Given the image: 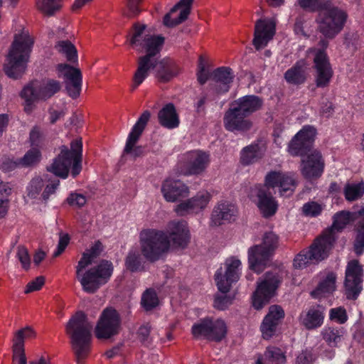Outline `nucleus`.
I'll return each instance as SVG.
<instances>
[{"label": "nucleus", "instance_id": "nucleus-1", "mask_svg": "<svg viewBox=\"0 0 364 364\" xmlns=\"http://www.w3.org/2000/svg\"><path fill=\"white\" fill-rule=\"evenodd\" d=\"M190 231L184 220H173L168 223L166 233L156 229H146L140 232V245L143 255L150 261L159 259L172 245L185 248L190 242Z\"/></svg>", "mask_w": 364, "mask_h": 364}, {"label": "nucleus", "instance_id": "nucleus-2", "mask_svg": "<svg viewBox=\"0 0 364 364\" xmlns=\"http://www.w3.org/2000/svg\"><path fill=\"white\" fill-rule=\"evenodd\" d=\"M127 42L138 52L146 54L138 60L137 68L134 74L132 90L136 89L149 76L151 70L156 65V55L160 52L164 38L151 35L145 24L134 23L127 38Z\"/></svg>", "mask_w": 364, "mask_h": 364}, {"label": "nucleus", "instance_id": "nucleus-3", "mask_svg": "<svg viewBox=\"0 0 364 364\" xmlns=\"http://www.w3.org/2000/svg\"><path fill=\"white\" fill-rule=\"evenodd\" d=\"M296 186L295 178L289 173L272 171L267 173L264 183L254 186L250 191V197L256 199L257 205L265 218L272 216L278 208V203L269 188H279L281 196L292 195Z\"/></svg>", "mask_w": 364, "mask_h": 364}, {"label": "nucleus", "instance_id": "nucleus-4", "mask_svg": "<svg viewBox=\"0 0 364 364\" xmlns=\"http://www.w3.org/2000/svg\"><path fill=\"white\" fill-rule=\"evenodd\" d=\"M33 43L28 30L23 28L15 34L4 67L9 77L17 79L24 73Z\"/></svg>", "mask_w": 364, "mask_h": 364}, {"label": "nucleus", "instance_id": "nucleus-5", "mask_svg": "<svg viewBox=\"0 0 364 364\" xmlns=\"http://www.w3.org/2000/svg\"><path fill=\"white\" fill-rule=\"evenodd\" d=\"M92 327V323L82 311L76 312L65 326L77 364H80L90 351Z\"/></svg>", "mask_w": 364, "mask_h": 364}, {"label": "nucleus", "instance_id": "nucleus-6", "mask_svg": "<svg viewBox=\"0 0 364 364\" xmlns=\"http://www.w3.org/2000/svg\"><path fill=\"white\" fill-rule=\"evenodd\" d=\"M86 258L84 256L78 262L76 266V277L84 291L93 294L109 280L113 272V265L111 262L102 260L96 267L85 271L91 264L90 260Z\"/></svg>", "mask_w": 364, "mask_h": 364}, {"label": "nucleus", "instance_id": "nucleus-7", "mask_svg": "<svg viewBox=\"0 0 364 364\" xmlns=\"http://www.w3.org/2000/svg\"><path fill=\"white\" fill-rule=\"evenodd\" d=\"M82 144L80 139L72 141L70 150L63 146L60 154L50 166L47 167L48 171L65 179L68 176L69 169L71 168L72 176H77L82 170Z\"/></svg>", "mask_w": 364, "mask_h": 364}, {"label": "nucleus", "instance_id": "nucleus-8", "mask_svg": "<svg viewBox=\"0 0 364 364\" xmlns=\"http://www.w3.org/2000/svg\"><path fill=\"white\" fill-rule=\"evenodd\" d=\"M348 18L347 13L333 5L330 0H325L318 11L316 18L318 31L326 38H335L343 28Z\"/></svg>", "mask_w": 364, "mask_h": 364}, {"label": "nucleus", "instance_id": "nucleus-9", "mask_svg": "<svg viewBox=\"0 0 364 364\" xmlns=\"http://www.w3.org/2000/svg\"><path fill=\"white\" fill-rule=\"evenodd\" d=\"M350 221L356 222L354 250L355 253L360 255L364 252V207L357 212L341 211L335 214L332 226L326 230L321 237L332 235L335 241V232L343 229Z\"/></svg>", "mask_w": 364, "mask_h": 364}, {"label": "nucleus", "instance_id": "nucleus-10", "mask_svg": "<svg viewBox=\"0 0 364 364\" xmlns=\"http://www.w3.org/2000/svg\"><path fill=\"white\" fill-rule=\"evenodd\" d=\"M278 237L272 232L264 235L261 245L248 250L250 268L257 273L261 272L278 247Z\"/></svg>", "mask_w": 364, "mask_h": 364}, {"label": "nucleus", "instance_id": "nucleus-11", "mask_svg": "<svg viewBox=\"0 0 364 364\" xmlns=\"http://www.w3.org/2000/svg\"><path fill=\"white\" fill-rule=\"evenodd\" d=\"M334 243L332 235L319 237L310 246L309 250H303L294 259L296 269H304L311 264L318 263L328 255Z\"/></svg>", "mask_w": 364, "mask_h": 364}, {"label": "nucleus", "instance_id": "nucleus-12", "mask_svg": "<svg viewBox=\"0 0 364 364\" xmlns=\"http://www.w3.org/2000/svg\"><path fill=\"white\" fill-rule=\"evenodd\" d=\"M61 83L54 79H46L38 86L29 84L25 86L21 92V97L25 100V112H31L33 105L39 100H46L58 92Z\"/></svg>", "mask_w": 364, "mask_h": 364}, {"label": "nucleus", "instance_id": "nucleus-13", "mask_svg": "<svg viewBox=\"0 0 364 364\" xmlns=\"http://www.w3.org/2000/svg\"><path fill=\"white\" fill-rule=\"evenodd\" d=\"M328 45V41L322 39L319 41V48L309 49V53H314V55L315 82L318 87H327L333 75V70L326 51Z\"/></svg>", "mask_w": 364, "mask_h": 364}, {"label": "nucleus", "instance_id": "nucleus-14", "mask_svg": "<svg viewBox=\"0 0 364 364\" xmlns=\"http://www.w3.org/2000/svg\"><path fill=\"white\" fill-rule=\"evenodd\" d=\"M242 273V262L237 257L227 258L223 267L219 268L215 274V280L218 290L225 294L229 291L233 283L237 282Z\"/></svg>", "mask_w": 364, "mask_h": 364}, {"label": "nucleus", "instance_id": "nucleus-15", "mask_svg": "<svg viewBox=\"0 0 364 364\" xmlns=\"http://www.w3.org/2000/svg\"><path fill=\"white\" fill-rule=\"evenodd\" d=\"M191 331L194 338H205L213 341H220L227 333V326L222 319L205 318L194 323Z\"/></svg>", "mask_w": 364, "mask_h": 364}, {"label": "nucleus", "instance_id": "nucleus-16", "mask_svg": "<svg viewBox=\"0 0 364 364\" xmlns=\"http://www.w3.org/2000/svg\"><path fill=\"white\" fill-rule=\"evenodd\" d=\"M280 283L277 274L267 272L257 282V287L252 295V305L259 310L266 305L274 295Z\"/></svg>", "mask_w": 364, "mask_h": 364}, {"label": "nucleus", "instance_id": "nucleus-17", "mask_svg": "<svg viewBox=\"0 0 364 364\" xmlns=\"http://www.w3.org/2000/svg\"><path fill=\"white\" fill-rule=\"evenodd\" d=\"M121 319L118 312L107 308L102 312L95 326V336L99 339H107L117 335L120 330Z\"/></svg>", "mask_w": 364, "mask_h": 364}, {"label": "nucleus", "instance_id": "nucleus-18", "mask_svg": "<svg viewBox=\"0 0 364 364\" xmlns=\"http://www.w3.org/2000/svg\"><path fill=\"white\" fill-rule=\"evenodd\" d=\"M363 270L357 259L350 260L346 267L344 289L346 297L355 299L363 289Z\"/></svg>", "mask_w": 364, "mask_h": 364}, {"label": "nucleus", "instance_id": "nucleus-19", "mask_svg": "<svg viewBox=\"0 0 364 364\" xmlns=\"http://www.w3.org/2000/svg\"><path fill=\"white\" fill-rule=\"evenodd\" d=\"M180 161L183 164L181 174L185 176L199 174L208 167L210 163V155L202 150H192L183 154Z\"/></svg>", "mask_w": 364, "mask_h": 364}, {"label": "nucleus", "instance_id": "nucleus-20", "mask_svg": "<svg viewBox=\"0 0 364 364\" xmlns=\"http://www.w3.org/2000/svg\"><path fill=\"white\" fill-rule=\"evenodd\" d=\"M56 71L59 77L65 79L68 95L73 99L77 98L80 95L82 83L80 70L68 64L60 63L56 66Z\"/></svg>", "mask_w": 364, "mask_h": 364}, {"label": "nucleus", "instance_id": "nucleus-21", "mask_svg": "<svg viewBox=\"0 0 364 364\" xmlns=\"http://www.w3.org/2000/svg\"><path fill=\"white\" fill-rule=\"evenodd\" d=\"M316 129L311 125L304 126L292 139L288 146V151L292 156H303L310 148L314 141Z\"/></svg>", "mask_w": 364, "mask_h": 364}, {"label": "nucleus", "instance_id": "nucleus-22", "mask_svg": "<svg viewBox=\"0 0 364 364\" xmlns=\"http://www.w3.org/2000/svg\"><path fill=\"white\" fill-rule=\"evenodd\" d=\"M212 195L208 191H198L196 196L178 204L175 208L176 214L184 216L188 214H197L203 210L209 204Z\"/></svg>", "mask_w": 364, "mask_h": 364}, {"label": "nucleus", "instance_id": "nucleus-23", "mask_svg": "<svg viewBox=\"0 0 364 364\" xmlns=\"http://www.w3.org/2000/svg\"><path fill=\"white\" fill-rule=\"evenodd\" d=\"M301 160V171L307 179L319 178L324 171V160L321 154L317 150H312L304 154Z\"/></svg>", "mask_w": 364, "mask_h": 364}, {"label": "nucleus", "instance_id": "nucleus-24", "mask_svg": "<svg viewBox=\"0 0 364 364\" xmlns=\"http://www.w3.org/2000/svg\"><path fill=\"white\" fill-rule=\"evenodd\" d=\"M276 31V21L274 18L258 20L255 26L253 45L260 50L273 38Z\"/></svg>", "mask_w": 364, "mask_h": 364}, {"label": "nucleus", "instance_id": "nucleus-25", "mask_svg": "<svg viewBox=\"0 0 364 364\" xmlns=\"http://www.w3.org/2000/svg\"><path fill=\"white\" fill-rule=\"evenodd\" d=\"M150 115L151 114L149 111L144 112L132 127L127 139L124 150L125 153L129 154L134 157L139 156L142 154V148L141 146H134L149 120Z\"/></svg>", "mask_w": 364, "mask_h": 364}, {"label": "nucleus", "instance_id": "nucleus-26", "mask_svg": "<svg viewBox=\"0 0 364 364\" xmlns=\"http://www.w3.org/2000/svg\"><path fill=\"white\" fill-rule=\"evenodd\" d=\"M238 210L236 205L227 200L218 202L214 207L210 217V225H220L225 223L235 221L237 217Z\"/></svg>", "mask_w": 364, "mask_h": 364}, {"label": "nucleus", "instance_id": "nucleus-27", "mask_svg": "<svg viewBox=\"0 0 364 364\" xmlns=\"http://www.w3.org/2000/svg\"><path fill=\"white\" fill-rule=\"evenodd\" d=\"M284 317V311L281 306L273 305L269 307V312L260 326L264 339H269L277 333L278 326Z\"/></svg>", "mask_w": 364, "mask_h": 364}, {"label": "nucleus", "instance_id": "nucleus-28", "mask_svg": "<svg viewBox=\"0 0 364 364\" xmlns=\"http://www.w3.org/2000/svg\"><path fill=\"white\" fill-rule=\"evenodd\" d=\"M35 337L36 332L30 326L20 329L15 333L13 340V364H27L24 353V341Z\"/></svg>", "mask_w": 364, "mask_h": 364}, {"label": "nucleus", "instance_id": "nucleus-29", "mask_svg": "<svg viewBox=\"0 0 364 364\" xmlns=\"http://www.w3.org/2000/svg\"><path fill=\"white\" fill-rule=\"evenodd\" d=\"M223 123L225 129L230 132H246L252 125L250 119L232 106L225 112Z\"/></svg>", "mask_w": 364, "mask_h": 364}, {"label": "nucleus", "instance_id": "nucleus-30", "mask_svg": "<svg viewBox=\"0 0 364 364\" xmlns=\"http://www.w3.org/2000/svg\"><path fill=\"white\" fill-rule=\"evenodd\" d=\"M161 190L164 199L171 203L186 197L189 193V188L185 183L171 178L164 181Z\"/></svg>", "mask_w": 364, "mask_h": 364}, {"label": "nucleus", "instance_id": "nucleus-31", "mask_svg": "<svg viewBox=\"0 0 364 364\" xmlns=\"http://www.w3.org/2000/svg\"><path fill=\"white\" fill-rule=\"evenodd\" d=\"M193 0H181L164 18V24L168 27H173L187 19L191 12Z\"/></svg>", "mask_w": 364, "mask_h": 364}, {"label": "nucleus", "instance_id": "nucleus-32", "mask_svg": "<svg viewBox=\"0 0 364 364\" xmlns=\"http://www.w3.org/2000/svg\"><path fill=\"white\" fill-rule=\"evenodd\" d=\"M317 287L311 291V296L315 299L325 297L332 294L336 289V274L331 271L325 270L318 275Z\"/></svg>", "mask_w": 364, "mask_h": 364}, {"label": "nucleus", "instance_id": "nucleus-33", "mask_svg": "<svg viewBox=\"0 0 364 364\" xmlns=\"http://www.w3.org/2000/svg\"><path fill=\"white\" fill-rule=\"evenodd\" d=\"M324 318L323 309L321 306H316L303 311L299 316V321L305 328L314 330L323 325Z\"/></svg>", "mask_w": 364, "mask_h": 364}, {"label": "nucleus", "instance_id": "nucleus-34", "mask_svg": "<svg viewBox=\"0 0 364 364\" xmlns=\"http://www.w3.org/2000/svg\"><path fill=\"white\" fill-rule=\"evenodd\" d=\"M266 145L262 141H257L244 147L240 152V162L242 165L248 166L257 163L264 156L266 152Z\"/></svg>", "mask_w": 364, "mask_h": 364}, {"label": "nucleus", "instance_id": "nucleus-35", "mask_svg": "<svg viewBox=\"0 0 364 364\" xmlns=\"http://www.w3.org/2000/svg\"><path fill=\"white\" fill-rule=\"evenodd\" d=\"M230 106L247 117L262 107V100L254 95H245L233 101Z\"/></svg>", "mask_w": 364, "mask_h": 364}, {"label": "nucleus", "instance_id": "nucleus-36", "mask_svg": "<svg viewBox=\"0 0 364 364\" xmlns=\"http://www.w3.org/2000/svg\"><path fill=\"white\" fill-rule=\"evenodd\" d=\"M233 78L234 74L230 68L222 67L215 70L213 74L215 93L223 95L228 92Z\"/></svg>", "mask_w": 364, "mask_h": 364}, {"label": "nucleus", "instance_id": "nucleus-37", "mask_svg": "<svg viewBox=\"0 0 364 364\" xmlns=\"http://www.w3.org/2000/svg\"><path fill=\"white\" fill-rule=\"evenodd\" d=\"M156 77L162 82L171 80L178 73L176 63L168 59H164L159 62L156 58Z\"/></svg>", "mask_w": 364, "mask_h": 364}, {"label": "nucleus", "instance_id": "nucleus-38", "mask_svg": "<svg viewBox=\"0 0 364 364\" xmlns=\"http://www.w3.org/2000/svg\"><path fill=\"white\" fill-rule=\"evenodd\" d=\"M307 64L304 60H299L284 73L286 81L292 85H300L306 79Z\"/></svg>", "mask_w": 364, "mask_h": 364}, {"label": "nucleus", "instance_id": "nucleus-39", "mask_svg": "<svg viewBox=\"0 0 364 364\" xmlns=\"http://www.w3.org/2000/svg\"><path fill=\"white\" fill-rule=\"evenodd\" d=\"M160 124L168 129L176 128L179 125L178 116L173 104L166 105L159 112Z\"/></svg>", "mask_w": 364, "mask_h": 364}, {"label": "nucleus", "instance_id": "nucleus-40", "mask_svg": "<svg viewBox=\"0 0 364 364\" xmlns=\"http://www.w3.org/2000/svg\"><path fill=\"white\" fill-rule=\"evenodd\" d=\"M343 333V328L331 326L324 327L321 332L322 338L330 347H337L342 340Z\"/></svg>", "mask_w": 364, "mask_h": 364}, {"label": "nucleus", "instance_id": "nucleus-41", "mask_svg": "<svg viewBox=\"0 0 364 364\" xmlns=\"http://www.w3.org/2000/svg\"><path fill=\"white\" fill-rule=\"evenodd\" d=\"M48 181L49 177L48 175H44L43 177L36 176L33 178L26 188L27 196L32 199L38 198L45 186L46 181Z\"/></svg>", "mask_w": 364, "mask_h": 364}, {"label": "nucleus", "instance_id": "nucleus-42", "mask_svg": "<svg viewBox=\"0 0 364 364\" xmlns=\"http://www.w3.org/2000/svg\"><path fill=\"white\" fill-rule=\"evenodd\" d=\"M57 51L70 62L77 61V53L75 46L68 41H60L55 46Z\"/></svg>", "mask_w": 364, "mask_h": 364}, {"label": "nucleus", "instance_id": "nucleus-43", "mask_svg": "<svg viewBox=\"0 0 364 364\" xmlns=\"http://www.w3.org/2000/svg\"><path fill=\"white\" fill-rule=\"evenodd\" d=\"M264 360L266 364H284L286 356L281 349L269 347L264 353Z\"/></svg>", "mask_w": 364, "mask_h": 364}, {"label": "nucleus", "instance_id": "nucleus-44", "mask_svg": "<svg viewBox=\"0 0 364 364\" xmlns=\"http://www.w3.org/2000/svg\"><path fill=\"white\" fill-rule=\"evenodd\" d=\"M41 158L40 149L36 147H31L21 158L18 164L23 166H31L38 164Z\"/></svg>", "mask_w": 364, "mask_h": 364}, {"label": "nucleus", "instance_id": "nucleus-45", "mask_svg": "<svg viewBox=\"0 0 364 364\" xmlns=\"http://www.w3.org/2000/svg\"><path fill=\"white\" fill-rule=\"evenodd\" d=\"M37 6L43 14L53 15L61 7V0H38Z\"/></svg>", "mask_w": 364, "mask_h": 364}, {"label": "nucleus", "instance_id": "nucleus-46", "mask_svg": "<svg viewBox=\"0 0 364 364\" xmlns=\"http://www.w3.org/2000/svg\"><path fill=\"white\" fill-rule=\"evenodd\" d=\"M126 267L131 272H139L144 269L139 252L131 250L125 261Z\"/></svg>", "mask_w": 364, "mask_h": 364}, {"label": "nucleus", "instance_id": "nucleus-47", "mask_svg": "<svg viewBox=\"0 0 364 364\" xmlns=\"http://www.w3.org/2000/svg\"><path fill=\"white\" fill-rule=\"evenodd\" d=\"M345 197L348 200H354L360 198L364 193V183H350L345 187Z\"/></svg>", "mask_w": 364, "mask_h": 364}, {"label": "nucleus", "instance_id": "nucleus-48", "mask_svg": "<svg viewBox=\"0 0 364 364\" xmlns=\"http://www.w3.org/2000/svg\"><path fill=\"white\" fill-rule=\"evenodd\" d=\"M323 205L316 201H309L301 208L302 214L306 217L315 218L321 215Z\"/></svg>", "mask_w": 364, "mask_h": 364}, {"label": "nucleus", "instance_id": "nucleus-49", "mask_svg": "<svg viewBox=\"0 0 364 364\" xmlns=\"http://www.w3.org/2000/svg\"><path fill=\"white\" fill-rule=\"evenodd\" d=\"M159 304L156 294L151 289L146 290L141 297V305L146 310H151Z\"/></svg>", "mask_w": 364, "mask_h": 364}, {"label": "nucleus", "instance_id": "nucleus-50", "mask_svg": "<svg viewBox=\"0 0 364 364\" xmlns=\"http://www.w3.org/2000/svg\"><path fill=\"white\" fill-rule=\"evenodd\" d=\"M60 185V181L58 179H50L48 181L45 183V188L41 194V197L43 200L47 201L50 196L55 193L58 187Z\"/></svg>", "mask_w": 364, "mask_h": 364}, {"label": "nucleus", "instance_id": "nucleus-51", "mask_svg": "<svg viewBox=\"0 0 364 364\" xmlns=\"http://www.w3.org/2000/svg\"><path fill=\"white\" fill-rule=\"evenodd\" d=\"M329 318L339 323H344L348 320L346 311L343 307L333 308L329 311Z\"/></svg>", "mask_w": 364, "mask_h": 364}, {"label": "nucleus", "instance_id": "nucleus-52", "mask_svg": "<svg viewBox=\"0 0 364 364\" xmlns=\"http://www.w3.org/2000/svg\"><path fill=\"white\" fill-rule=\"evenodd\" d=\"M324 2L323 0H297V4L301 8L311 11H318Z\"/></svg>", "mask_w": 364, "mask_h": 364}, {"label": "nucleus", "instance_id": "nucleus-53", "mask_svg": "<svg viewBox=\"0 0 364 364\" xmlns=\"http://www.w3.org/2000/svg\"><path fill=\"white\" fill-rule=\"evenodd\" d=\"M68 203L74 208H81L87 202L86 197L80 193H72L67 198Z\"/></svg>", "mask_w": 364, "mask_h": 364}, {"label": "nucleus", "instance_id": "nucleus-54", "mask_svg": "<svg viewBox=\"0 0 364 364\" xmlns=\"http://www.w3.org/2000/svg\"><path fill=\"white\" fill-rule=\"evenodd\" d=\"M29 142L31 147L40 148L43 142V136L39 127H34L31 129L30 132Z\"/></svg>", "mask_w": 364, "mask_h": 364}, {"label": "nucleus", "instance_id": "nucleus-55", "mask_svg": "<svg viewBox=\"0 0 364 364\" xmlns=\"http://www.w3.org/2000/svg\"><path fill=\"white\" fill-rule=\"evenodd\" d=\"M16 257L21 263L23 268L28 269L30 267L31 259L27 249L24 247H18Z\"/></svg>", "mask_w": 364, "mask_h": 364}, {"label": "nucleus", "instance_id": "nucleus-56", "mask_svg": "<svg viewBox=\"0 0 364 364\" xmlns=\"http://www.w3.org/2000/svg\"><path fill=\"white\" fill-rule=\"evenodd\" d=\"M45 283V279L43 277H38L36 279L29 282L24 290L26 294H29L33 291L40 290Z\"/></svg>", "mask_w": 364, "mask_h": 364}, {"label": "nucleus", "instance_id": "nucleus-57", "mask_svg": "<svg viewBox=\"0 0 364 364\" xmlns=\"http://www.w3.org/2000/svg\"><path fill=\"white\" fill-rule=\"evenodd\" d=\"M102 243L99 241L95 242V244L89 250H87L82 254L81 258H84V256H86V259H89L90 260V264H92L93 259L100 254V252L102 251Z\"/></svg>", "mask_w": 364, "mask_h": 364}, {"label": "nucleus", "instance_id": "nucleus-58", "mask_svg": "<svg viewBox=\"0 0 364 364\" xmlns=\"http://www.w3.org/2000/svg\"><path fill=\"white\" fill-rule=\"evenodd\" d=\"M232 303V299L227 295H217L214 300V307L219 310H224Z\"/></svg>", "mask_w": 364, "mask_h": 364}, {"label": "nucleus", "instance_id": "nucleus-59", "mask_svg": "<svg viewBox=\"0 0 364 364\" xmlns=\"http://www.w3.org/2000/svg\"><path fill=\"white\" fill-rule=\"evenodd\" d=\"M197 78L198 81L201 85L205 84L208 78V72L205 70V63L202 56H200L199 58Z\"/></svg>", "mask_w": 364, "mask_h": 364}, {"label": "nucleus", "instance_id": "nucleus-60", "mask_svg": "<svg viewBox=\"0 0 364 364\" xmlns=\"http://www.w3.org/2000/svg\"><path fill=\"white\" fill-rule=\"evenodd\" d=\"M70 241L68 234H62L60 236L56 250L53 252L54 257H58L65 250Z\"/></svg>", "mask_w": 364, "mask_h": 364}, {"label": "nucleus", "instance_id": "nucleus-61", "mask_svg": "<svg viewBox=\"0 0 364 364\" xmlns=\"http://www.w3.org/2000/svg\"><path fill=\"white\" fill-rule=\"evenodd\" d=\"M70 241L68 234H62L60 236L56 250L53 252L54 257H58L65 250Z\"/></svg>", "mask_w": 364, "mask_h": 364}, {"label": "nucleus", "instance_id": "nucleus-62", "mask_svg": "<svg viewBox=\"0 0 364 364\" xmlns=\"http://www.w3.org/2000/svg\"><path fill=\"white\" fill-rule=\"evenodd\" d=\"M313 360L311 350H305L297 356L296 364H311Z\"/></svg>", "mask_w": 364, "mask_h": 364}, {"label": "nucleus", "instance_id": "nucleus-63", "mask_svg": "<svg viewBox=\"0 0 364 364\" xmlns=\"http://www.w3.org/2000/svg\"><path fill=\"white\" fill-rule=\"evenodd\" d=\"M142 0H128L127 7L129 14V16H135L139 14L141 9H139V4Z\"/></svg>", "mask_w": 364, "mask_h": 364}, {"label": "nucleus", "instance_id": "nucleus-64", "mask_svg": "<svg viewBox=\"0 0 364 364\" xmlns=\"http://www.w3.org/2000/svg\"><path fill=\"white\" fill-rule=\"evenodd\" d=\"M304 23V19L303 17H299V18H296L295 24H294V31L297 36H306V34L305 33V32L304 31V27H303Z\"/></svg>", "mask_w": 364, "mask_h": 364}]
</instances>
